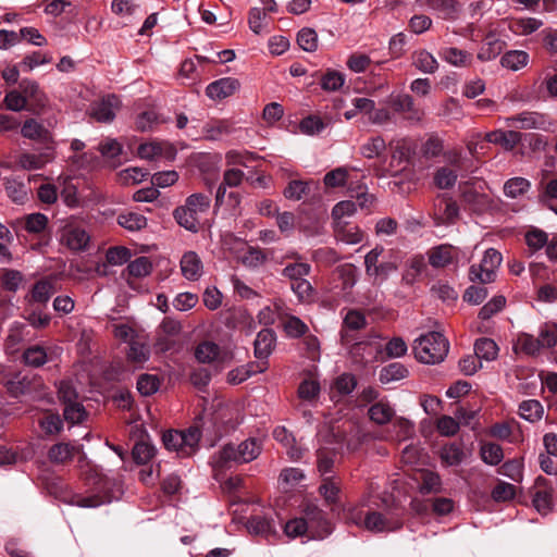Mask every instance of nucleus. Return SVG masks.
<instances>
[{"label": "nucleus", "instance_id": "59", "mask_svg": "<svg viewBox=\"0 0 557 557\" xmlns=\"http://www.w3.org/2000/svg\"><path fill=\"white\" fill-rule=\"evenodd\" d=\"M309 183L301 180H293L284 189L285 198L294 201L301 200L309 194Z\"/></svg>", "mask_w": 557, "mask_h": 557}, {"label": "nucleus", "instance_id": "40", "mask_svg": "<svg viewBox=\"0 0 557 557\" xmlns=\"http://www.w3.org/2000/svg\"><path fill=\"white\" fill-rule=\"evenodd\" d=\"M480 457L486 465L497 466L504 459V450L502 446L496 443H482L480 446Z\"/></svg>", "mask_w": 557, "mask_h": 557}, {"label": "nucleus", "instance_id": "33", "mask_svg": "<svg viewBox=\"0 0 557 557\" xmlns=\"http://www.w3.org/2000/svg\"><path fill=\"white\" fill-rule=\"evenodd\" d=\"M466 457L461 443H449L442 447L440 451L441 461L448 466H459Z\"/></svg>", "mask_w": 557, "mask_h": 557}, {"label": "nucleus", "instance_id": "18", "mask_svg": "<svg viewBox=\"0 0 557 557\" xmlns=\"http://www.w3.org/2000/svg\"><path fill=\"white\" fill-rule=\"evenodd\" d=\"M239 82L233 77H223L210 83L206 95L213 100H222L234 95L239 88Z\"/></svg>", "mask_w": 557, "mask_h": 557}, {"label": "nucleus", "instance_id": "6", "mask_svg": "<svg viewBox=\"0 0 557 557\" xmlns=\"http://www.w3.org/2000/svg\"><path fill=\"white\" fill-rule=\"evenodd\" d=\"M358 269L352 263L336 267L327 282V290L335 299H347L357 283Z\"/></svg>", "mask_w": 557, "mask_h": 557}, {"label": "nucleus", "instance_id": "1", "mask_svg": "<svg viewBox=\"0 0 557 557\" xmlns=\"http://www.w3.org/2000/svg\"><path fill=\"white\" fill-rule=\"evenodd\" d=\"M371 505L379 506L376 497L371 493L363 495L359 504L345 509L347 520L371 532H392L403 527V520L397 515L376 511Z\"/></svg>", "mask_w": 557, "mask_h": 557}, {"label": "nucleus", "instance_id": "31", "mask_svg": "<svg viewBox=\"0 0 557 557\" xmlns=\"http://www.w3.org/2000/svg\"><path fill=\"white\" fill-rule=\"evenodd\" d=\"M53 159V152L48 149L39 153L25 152L18 157V164L25 170H39Z\"/></svg>", "mask_w": 557, "mask_h": 557}, {"label": "nucleus", "instance_id": "28", "mask_svg": "<svg viewBox=\"0 0 557 557\" xmlns=\"http://www.w3.org/2000/svg\"><path fill=\"white\" fill-rule=\"evenodd\" d=\"M456 248L450 245H441L430 250L429 262L434 268H444L453 263L456 258Z\"/></svg>", "mask_w": 557, "mask_h": 557}, {"label": "nucleus", "instance_id": "49", "mask_svg": "<svg viewBox=\"0 0 557 557\" xmlns=\"http://www.w3.org/2000/svg\"><path fill=\"white\" fill-rule=\"evenodd\" d=\"M528 61L529 54L525 51L512 50L502 57L500 64L506 69L518 71L525 66Z\"/></svg>", "mask_w": 557, "mask_h": 557}, {"label": "nucleus", "instance_id": "36", "mask_svg": "<svg viewBox=\"0 0 557 557\" xmlns=\"http://www.w3.org/2000/svg\"><path fill=\"white\" fill-rule=\"evenodd\" d=\"M513 349L516 352H522L527 356H535L542 349L537 337H534L528 333H521L518 335Z\"/></svg>", "mask_w": 557, "mask_h": 557}, {"label": "nucleus", "instance_id": "39", "mask_svg": "<svg viewBox=\"0 0 557 557\" xmlns=\"http://www.w3.org/2000/svg\"><path fill=\"white\" fill-rule=\"evenodd\" d=\"M474 355L479 360L492 361L498 355V346L487 337H481L474 343Z\"/></svg>", "mask_w": 557, "mask_h": 557}, {"label": "nucleus", "instance_id": "24", "mask_svg": "<svg viewBox=\"0 0 557 557\" xmlns=\"http://www.w3.org/2000/svg\"><path fill=\"white\" fill-rule=\"evenodd\" d=\"M276 336L273 330L262 329L255 341V356L261 360L267 361L268 357L272 354L275 347Z\"/></svg>", "mask_w": 557, "mask_h": 557}, {"label": "nucleus", "instance_id": "7", "mask_svg": "<svg viewBox=\"0 0 557 557\" xmlns=\"http://www.w3.org/2000/svg\"><path fill=\"white\" fill-rule=\"evenodd\" d=\"M346 346L352 362L360 366L377 360L383 352L379 336L374 334H369L363 339L354 341Z\"/></svg>", "mask_w": 557, "mask_h": 557}, {"label": "nucleus", "instance_id": "45", "mask_svg": "<svg viewBox=\"0 0 557 557\" xmlns=\"http://www.w3.org/2000/svg\"><path fill=\"white\" fill-rule=\"evenodd\" d=\"M219 356V345L210 341L201 342L197 345L195 350V357L201 363H211L218 360Z\"/></svg>", "mask_w": 557, "mask_h": 557}, {"label": "nucleus", "instance_id": "23", "mask_svg": "<svg viewBox=\"0 0 557 557\" xmlns=\"http://www.w3.org/2000/svg\"><path fill=\"white\" fill-rule=\"evenodd\" d=\"M182 275L188 281H198L203 273V264L195 251H187L181 258Z\"/></svg>", "mask_w": 557, "mask_h": 557}, {"label": "nucleus", "instance_id": "58", "mask_svg": "<svg viewBox=\"0 0 557 557\" xmlns=\"http://www.w3.org/2000/svg\"><path fill=\"white\" fill-rule=\"evenodd\" d=\"M52 293V284L47 280H40L33 286L29 295V301L46 304L50 299Z\"/></svg>", "mask_w": 557, "mask_h": 557}, {"label": "nucleus", "instance_id": "15", "mask_svg": "<svg viewBox=\"0 0 557 557\" xmlns=\"http://www.w3.org/2000/svg\"><path fill=\"white\" fill-rule=\"evenodd\" d=\"M367 326L366 315L356 309H350L347 311L346 315L343 319V324L341 329V342L343 345H349L351 342L356 341V332L363 330Z\"/></svg>", "mask_w": 557, "mask_h": 557}, {"label": "nucleus", "instance_id": "12", "mask_svg": "<svg viewBox=\"0 0 557 557\" xmlns=\"http://www.w3.org/2000/svg\"><path fill=\"white\" fill-rule=\"evenodd\" d=\"M122 102L116 95H107L94 101L89 107V116L98 123H111L121 109Z\"/></svg>", "mask_w": 557, "mask_h": 557}, {"label": "nucleus", "instance_id": "47", "mask_svg": "<svg viewBox=\"0 0 557 557\" xmlns=\"http://www.w3.org/2000/svg\"><path fill=\"white\" fill-rule=\"evenodd\" d=\"M117 224L131 232L140 231L147 226V218L137 212H125L119 214Z\"/></svg>", "mask_w": 557, "mask_h": 557}, {"label": "nucleus", "instance_id": "22", "mask_svg": "<svg viewBox=\"0 0 557 557\" xmlns=\"http://www.w3.org/2000/svg\"><path fill=\"white\" fill-rule=\"evenodd\" d=\"M521 139L522 134L512 129H495L486 133L484 136L485 141L498 145L507 151L513 150L516 146L521 141Z\"/></svg>", "mask_w": 557, "mask_h": 557}, {"label": "nucleus", "instance_id": "20", "mask_svg": "<svg viewBox=\"0 0 557 557\" xmlns=\"http://www.w3.org/2000/svg\"><path fill=\"white\" fill-rule=\"evenodd\" d=\"M334 236L337 240L347 245H356L363 240L364 233L354 223L337 221L334 222Z\"/></svg>", "mask_w": 557, "mask_h": 557}, {"label": "nucleus", "instance_id": "27", "mask_svg": "<svg viewBox=\"0 0 557 557\" xmlns=\"http://www.w3.org/2000/svg\"><path fill=\"white\" fill-rule=\"evenodd\" d=\"M411 64L425 74H434L438 69L436 58L425 49H418L411 53Z\"/></svg>", "mask_w": 557, "mask_h": 557}, {"label": "nucleus", "instance_id": "34", "mask_svg": "<svg viewBox=\"0 0 557 557\" xmlns=\"http://www.w3.org/2000/svg\"><path fill=\"white\" fill-rule=\"evenodd\" d=\"M78 447L71 443H58L51 446L48 451V458L52 463H65L71 461Z\"/></svg>", "mask_w": 557, "mask_h": 557}, {"label": "nucleus", "instance_id": "41", "mask_svg": "<svg viewBox=\"0 0 557 557\" xmlns=\"http://www.w3.org/2000/svg\"><path fill=\"white\" fill-rule=\"evenodd\" d=\"M534 507L540 513H547L553 507V491L547 486H536L532 496Z\"/></svg>", "mask_w": 557, "mask_h": 557}, {"label": "nucleus", "instance_id": "50", "mask_svg": "<svg viewBox=\"0 0 557 557\" xmlns=\"http://www.w3.org/2000/svg\"><path fill=\"white\" fill-rule=\"evenodd\" d=\"M282 323L284 332L292 338H299L309 330L308 325L296 315H286Z\"/></svg>", "mask_w": 557, "mask_h": 557}, {"label": "nucleus", "instance_id": "52", "mask_svg": "<svg viewBox=\"0 0 557 557\" xmlns=\"http://www.w3.org/2000/svg\"><path fill=\"white\" fill-rule=\"evenodd\" d=\"M357 381L352 374L339 375L331 386L332 397L349 395L356 387Z\"/></svg>", "mask_w": 557, "mask_h": 557}, {"label": "nucleus", "instance_id": "30", "mask_svg": "<svg viewBox=\"0 0 557 557\" xmlns=\"http://www.w3.org/2000/svg\"><path fill=\"white\" fill-rule=\"evenodd\" d=\"M440 57L454 66H468L471 64L472 54L466 50L456 47H445L438 52Z\"/></svg>", "mask_w": 557, "mask_h": 557}, {"label": "nucleus", "instance_id": "61", "mask_svg": "<svg viewBox=\"0 0 557 557\" xmlns=\"http://www.w3.org/2000/svg\"><path fill=\"white\" fill-rule=\"evenodd\" d=\"M259 157L249 151L230 150L225 154V160L228 165H243L248 168L251 162H255Z\"/></svg>", "mask_w": 557, "mask_h": 557}, {"label": "nucleus", "instance_id": "37", "mask_svg": "<svg viewBox=\"0 0 557 557\" xmlns=\"http://www.w3.org/2000/svg\"><path fill=\"white\" fill-rule=\"evenodd\" d=\"M268 260V253L259 247L248 246L244 253L239 256V261L249 269L262 267Z\"/></svg>", "mask_w": 557, "mask_h": 557}, {"label": "nucleus", "instance_id": "10", "mask_svg": "<svg viewBox=\"0 0 557 557\" xmlns=\"http://www.w3.org/2000/svg\"><path fill=\"white\" fill-rule=\"evenodd\" d=\"M502 260L503 257L498 250L488 248L485 250L481 263L472 264L470 267L469 280L471 282H480L482 284L493 282L496 276L495 271L500 265Z\"/></svg>", "mask_w": 557, "mask_h": 557}, {"label": "nucleus", "instance_id": "2", "mask_svg": "<svg viewBox=\"0 0 557 557\" xmlns=\"http://www.w3.org/2000/svg\"><path fill=\"white\" fill-rule=\"evenodd\" d=\"M262 451V442L256 437H249L235 446L224 445L212 457V465L215 471L231 469L233 465L248 463L259 457Z\"/></svg>", "mask_w": 557, "mask_h": 557}, {"label": "nucleus", "instance_id": "42", "mask_svg": "<svg viewBox=\"0 0 557 557\" xmlns=\"http://www.w3.org/2000/svg\"><path fill=\"white\" fill-rule=\"evenodd\" d=\"M544 413V407L540 400L528 399L519 405V414L522 419L536 422L540 421Z\"/></svg>", "mask_w": 557, "mask_h": 557}, {"label": "nucleus", "instance_id": "55", "mask_svg": "<svg viewBox=\"0 0 557 557\" xmlns=\"http://www.w3.org/2000/svg\"><path fill=\"white\" fill-rule=\"evenodd\" d=\"M149 357L150 348L146 343H143L137 338L129 343V349L127 351V359L129 361L141 364L146 362Z\"/></svg>", "mask_w": 557, "mask_h": 557}, {"label": "nucleus", "instance_id": "16", "mask_svg": "<svg viewBox=\"0 0 557 557\" xmlns=\"http://www.w3.org/2000/svg\"><path fill=\"white\" fill-rule=\"evenodd\" d=\"M434 220L436 224H454L459 216L457 202L447 196H438L434 202Z\"/></svg>", "mask_w": 557, "mask_h": 557}, {"label": "nucleus", "instance_id": "51", "mask_svg": "<svg viewBox=\"0 0 557 557\" xmlns=\"http://www.w3.org/2000/svg\"><path fill=\"white\" fill-rule=\"evenodd\" d=\"M394 409L387 403L377 401L369 408L370 419L377 424L389 422L394 416Z\"/></svg>", "mask_w": 557, "mask_h": 557}, {"label": "nucleus", "instance_id": "3", "mask_svg": "<svg viewBox=\"0 0 557 557\" xmlns=\"http://www.w3.org/2000/svg\"><path fill=\"white\" fill-rule=\"evenodd\" d=\"M448 341L438 332H429L413 342L412 350L416 359L425 364L440 363L447 356Z\"/></svg>", "mask_w": 557, "mask_h": 557}, {"label": "nucleus", "instance_id": "46", "mask_svg": "<svg viewBox=\"0 0 557 557\" xmlns=\"http://www.w3.org/2000/svg\"><path fill=\"white\" fill-rule=\"evenodd\" d=\"M156 455V448L153 445L147 442L135 443L132 449V458L138 466H147L153 459Z\"/></svg>", "mask_w": 557, "mask_h": 557}, {"label": "nucleus", "instance_id": "25", "mask_svg": "<svg viewBox=\"0 0 557 557\" xmlns=\"http://www.w3.org/2000/svg\"><path fill=\"white\" fill-rule=\"evenodd\" d=\"M203 136L208 140H221L234 132V124L230 120H211L203 125Z\"/></svg>", "mask_w": 557, "mask_h": 557}, {"label": "nucleus", "instance_id": "38", "mask_svg": "<svg viewBox=\"0 0 557 557\" xmlns=\"http://www.w3.org/2000/svg\"><path fill=\"white\" fill-rule=\"evenodd\" d=\"M458 170L448 165H443L436 169L433 175V182L440 189H449L454 187L458 178Z\"/></svg>", "mask_w": 557, "mask_h": 557}, {"label": "nucleus", "instance_id": "54", "mask_svg": "<svg viewBox=\"0 0 557 557\" xmlns=\"http://www.w3.org/2000/svg\"><path fill=\"white\" fill-rule=\"evenodd\" d=\"M152 271V263L148 257H138L131 261L126 268L127 277H145Z\"/></svg>", "mask_w": 557, "mask_h": 557}, {"label": "nucleus", "instance_id": "11", "mask_svg": "<svg viewBox=\"0 0 557 557\" xmlns=\"http://www.w3.org/2000/svg\"><path fill=\"white\" fill-rule=\"evenodd\" d=\"M20 87L22 88L23 92H20L17 90H11L7 92L4 97V106L8 110L18 112L25 109L27 106V101L30 98L40 101L42 94L39 90V86L37 83L32 81H23L20 84Z\"/></svg>", "mask_w": 557, "mask_h": 557}, {"label": "nucleus", "instance_id": "21", "mask_svg": "<svg viewBox=\"0 0 557 557\" xmlns=\"http://www.w3.org/2000/svg\"><path fill=\"white\" fill-rule=\"evenodd\" d=\"M90 240L89 234L81 226L69 225L63 230L62 242L71 250H85Z\"/></svg>", "mask_w": 557, "mask_h": 557}, {"label": "nucleus", "instance_id": "62", "mask_svg": "<svg viewBox=\"0 0 557 557\" xmlns=\"http://www.w3.org/2000/svg\"><path fill=\"white\" fill-rule=\"evenodd\" d=\"M531 184L527 178L523 177H513L508 180L504 185V193L506 196L510 198H517L523 194H525Z\"/></svg>", "mask_w": 557, "mask_h": 557}, {"label": "nucleus", "instance_id": "13", "mask_svg": "<svg viewBox=\"0 0 557 557\" xmlns=\"http://www.w3.org/2000/svg\"><path fill=\"white\" fill-rule=\"evenodd\" d=\"M305 521H308L309 537L323 539L332 532V527L325 512L314 505H308L304 510Z\"/></svg>", "mask_w": 557, "mask_h": 557}, {"label": "nucleus", "instance_id": "48", "mask_svg": "<svg viewBox=\"0 0 557 557\" xmlns=\"http://www.w3.org/2000/svg\"><path fill=\"white\" fill-rule=\"evenodd\" d=\"M311 272V265L306 261H297L287 263L283 270L282 275L290 282L302 280Z\"/></svg>", "mask_w": 557, "mask_h": 557}, {"label": "nucleus", "instance_id": "8", "mask_svg": "<svg viewBox=\"0 0 557 557\" xmlns=\"http://www.w3.org/2000/svg\"><path fill=\"white\" fill-rule=\"evenodd\" d=\"M485 182L481 180L470 181L459 186L461 201L469 210L483 213L491 207V198L484 193Z\"/></svg>", "mask_w": 557, "mask_h": 557}, {"label": "nucleus", "instance_id": "4", "mask_svg": "<svg viewBox=\"0 0 557 557\" xmlns=\"http://www.w3.org/2000/svg\"><path fill=\"white\" fill-rule=\"evenodd\" d=\"M211 199L205 194H193L187 197L185 205L177 207L173 216L175 221L187 231L198 232L200 227L199 215L210 208Z\"/></svg>", "mask_w": 557, "mask_h": 557}, {"label": "nucleus", "instance_id": "17", "mask_svg": "<svg viewBox=\"0 0 557 557\" xmlns=\"http://www.w3.org/2000/svg\"><path fill=\"white\" fill-rule=\"evenodd\" d=\"M419 8H429L444 20L454 21L460 12V3L457 0H414Z\"/></svg>", "mask_w": 557, "mask_h": 557}, {"label": "nucleus", "instance_id": "35", "mask_svg": "<svg viewBox=\"0 0 557 557\" xmlns=\"http://www.w3.org/2000/svg\"><path fill=\"white\" fill-rule=\"evenodd\" d=\"M22 361L25 366L39 368L48 361L47 348L41 345H32L26 348L22 355Z\"/></svg>", "mask_w": 557, "mask_h": 557}, {"label": "nucleus", "instance_id": "32", "mask_svg": "<svg viewBox=\"0 0 557 557\" xmlns=\"http://www.w3.org/2000/svg\"><path fill=\"white\" fill-rule=\"evenodd\" d=\"M319 493L327 505H336L339 499L341 480L336 476L323 478Z\"/></svg>", "mask_w": 557, "mask_h": 557}, {"label": "nucleus", "instance_id": "9", "mask_svg": "<svg viewBox=\"0 0 557 557\" xmlns=\"http://www.w3.org/2000/svg\"><path fill=\"white\" fill-rule=\"evenodd\" d=\"M506 126L520 129H540L549 132L555 126L554 121L548 114L523 111L518 114L504 119Z\"/></svg>", "mask_w": 557, "mask_h": 557}, {"label": "nucleus", "instance_id": "56", "mask_svg": "<svg viewBox=\"0 0 557 557\" xmlns=\"http://www.w3.org/2000/svg\"><path fill=\"white\" fill-rule=\"evenodd\" d=\"M345 83V76L338 71L329 69L320 79L321 88L325 91H337Z\"/></svg>", "mask_w": 557, "mask_h": 557}, {"label": "nucleus", "instance_id": "26", "mask_svg": "<svg viewBox=\"0 0 557 557\" xmlns=\"http://www.w3.org/2000/svg\"><path fill=\"white\" fill-rule=\"evenodd\" d=\"M21 133L23 137L37 140L42 144L52 141V134L42 124L38 123L34 119H28L24 122Z\"/></svg>", "mask_w": 557, "mask_h": 557}, {"label": "nucleus", "instance_id": "63", "mask_svg": "<svg viewBox=\"0 0 557 557\" xmlns=\"http://www.w3.org/2000/svg\"><path fill=\"white\" fill-rule=\"evenodd\" d=\"M435 426L438 434L446 437L455 436L460 430V424L456 418L446 414L436 420Z\"/></svg>", "mask_w": 557, "mask_h": 557}, {"label": "nucleus", "instance_id": "53", "mask_svg": "<svg viewBox=\"0 0 557 557\" xmlns=\"http://www.w3.org/2000/svg\"><path fill=\"white\" fill-rule=\"evenodd\" d=\"M525 244L531 253L544 248L548 240V235L543 230L532 227L524 235Z\"/></svg>", "mask_w": 557, "mask_h": 557}, {"label": "nucleus", "instance_id": "29", "mask_svg": "<svg viewBox=\"0 0 557 557\" xmlns=\"http://www.w3.org/2000/svg\"><path fill=\"white\" fill-rule=\"evenodd\" d=\"M417 481L421 494L438 493L442 490V479L437 472L423 469L419 472Z\"/></svg>", "mask_w": 557, "mask_h": 557}, {"label": "nucleus", "instance_id": "44", "mask_svg": "<svg viewBox=\"0 0 557 557\" xmlns=\"http://www.w3.org/2000/svg\"><path fill=\"white\" fill-rule=\"evenodd\" d=\"M417 145L410 138H400L392 145L393 149V158L398 159L399 161L408 162L416 153Z\"/></svg>", "mask_w": 557, "mask_h": 557}, {"label": "nucleus", "instance_id": "57", "mask_svg": "<svg viewBox=\"0 0 557 557\" xmlns=\"http://www.w3.org/2000/svg\"><path fill=\"white\" fill-rule=\"evenodd\" d=\"M408 369L399 362H393L384 367L380 372V381L382 383H388L391 381H398L407 377Z\"/></svg>", "mask_w": 557, "mask_h": 557}, {"label": "nucleus", "instance_id": "43", "mask_svg": "<svg viewBox=\"0 0 557 557\" xmlns=\"http://www.w3.org/2000/svg\"><path fill=\"white\" fill-rule=\"evenodd\" d=\"M386 150L385 139L381 135L370 137L360 147V153L367 159H374L381 157Z\"/></svg>", "mask_w": 557, "mask_h": 557}, {"label": "nucleus", "instance_id": "14", "mask_svg": "<svg viewBox=\"0 0 557 557\" xmlns=\"http://www.w3.org/2000/svg\"><path fill=\"white\" fill-rule=\"evenodd\" d=\"M391 107L394 112L403 115L404 120L410 124H417L422 121L424 111L419 108L410 95H397L391 100Z\"/></svg>", "mask_w": 557, "mask_h": 557}, {"label": "nucleus", "instance_id": "5", "mask_svg": "<svg viewBox=\"0 0 557 557\" xmlns=\"http://www.w3.org/2000/svg\"><path fill=\"white\" fill-rule=\"evenodd\" d=\"M201 431L198 426H189L186 430H169L162 441L168 450L175 451L180 457H189L198 448Z\"/></svg>", "mask_w": 557, "mask_h": 557}, {"label": "nucleus", "instance_id": "60", "mask_svg": "<svg viewBox=\"0 0 557 557\" xmlns=\"http://www.w3.org/2000/svg\"><path fill=\"white\" fill-rule=\"evenodd\" d=\"M23 280L24 276L20 271L5 269L0 276V285L3 289L15 293Z\"/></svg>", "mask_w": 557, "mask_h": 557}, {"label": "nucleus", "instance_id": "64", "mask_svg": "<svg viewBox=\"0 0 557 557\" xmlns=\"http://www.w3.org/2000/svg\"><path fill=\"white\" fill-rule=\"evenodd\" d=\"M497 472L515 482H521L523 476V465L517 459H510L504 462L498 468Z\"/></svg>", "mask_w": 557, "mask_h": 557}, {"label": "nucleus", "instance_id": "19", "mask_svg": "<svg viewBox=\"0 0 557 557\" xmlns=\"http://www.w3.org/2000/svg\"><path fill=\"white\" fill-rule=\"evenodd\" d=\"M138 156L141 159L153 160L159 158L172 159L175 149L172 145L164 141H150L139 145Z\"/></svg>", "mask_w": 557, "mask_h": 557}]
</instances>
